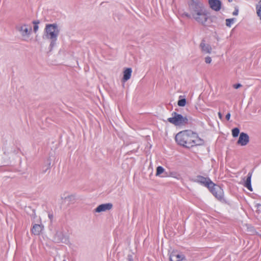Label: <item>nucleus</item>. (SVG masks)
<instances>
[{
    "instance_id": "nucleus-1",
    "label": "nucleus",
    "mask_w": 261,
    "mask_h": 261,
    "mask_svg": "<svg viewBox=\"0 0 261 261\" xmlns=\"http://www.w3.org/2000/svg\"><path fill=\"white\" fill-rule=\"evenodd\" d=\"M175 140L179 145L188 148L201 145L203 143L202 140L197 136V134L189 130L178 133L175 136Z\"/></svg>"
},
{
    "instance_id": "nucleus-2",
    "label": "nucleus",
    "mask_w": 261,
    "mask_h": 261,
    "mask_svg": "<svg viewBox=\"0 0 261 261\" xmlns=\"http://www.w3.org/2000/svg\"><path fill=\"white\" fill-rule=\"evenodd\" d=\"M59 30L57 23L46 24L44 29V34L43 38L50 39L51 40L49 48L51 51L56 44L58 36L59 34Z\"/></svg>"
},
{
    "instance_id": "nucleus-3",
    "label": "nucleus",
    "mask_w": 261,
    "mask_h": 261,
    "mask_svg": "<svg viewBox=\"0 0 261 261\" xmlns=\"http://www.w3.org/2000/svg\"><path fill=\"white\" fill-rule=\"evenodd\" d=\"M192 17L198 23L202 26L206 27L209 25L207 22L210 19V13L206 8L197 12Z\"/></svg>"
},
{
    "instance_id": "nucleus-4",
    "label": "nucleus",
    "mask_w": 261,
    "mask_h": 261,
    "mask_svg": "<svg viewBox=\"0 0 261 261\" xmlns=\"http://www.w3.org/2000/svg\"><path fill=\"white\" fill-rule=\"evenodd\" d=\"M188 4L189 12L192 16L206 8L200 0H190Z\"/></svg>"
},
{
    "instance_id": "nucleus-5",
    "label": "nucleus",
    "mask_w": 261,
    "mask_h": 261,
    "mask_svg": "<svg viewBox=\"0 0 261 261\" xmlns=\"http://www.w3.org/2000/svg\"><path fill=\"white\" fill-rule=\"evenodd\" d=\"M54 241L56 243H63L67 244L69 242L68 235L65 232L63 228L56 231L54 237Z\"/></svg>"
},
{
    "instance_id": "nucleus-6",
    "label": "nucleus",
    "mask_w": 261,
    "mask_h": 261,
    "mask_svg": "<svg viewBox=\"0 0 261 261\" xmlns=\"http://www.w3.org/2000/svg\"><path fill=\"white\" fill-rule=\"evenodd\" d=\"M168 121L176 126H180L188 123V119L183 115H174L171 118H168Z\"/></svg>"
},
{
    "instance_id": "nucleus-7",
    "label": "nucleus",
    "mask_w": 261,
    "mask_h": 261,
    "mask_svg": "<svg viewBox=\"0 0 261 261\" xmlns=\"http://www.w3.org/2000/svg\"><path fill=\"white\" fill-rule=\"evenodd\" d=\"M208 189L213 195L218 199H221L223 198V190L219 186L215 185L214 182L212 186L208 187Z\"/></svg>"
},
{
    "instance_id": "nucleus-8",
    "label": "nucleus",
    "mask_w": 261,
    "mask_h": 261,
    "mask_svg": "<svg viewBox=\"0 0 261 261\" xmlns=\"http://www.w3.org/2000/svg\"><path fill=\"white\" fill-rule=\"evenodd\" d=\"M16 29L23 37H29L32 30L31 27L29 28L25 24H18L16 27Z\"/></svg>"
},
{
    "instance_id": "nucleus-9",
    "label": "nucleus",
    "mask_w": 261,
    "mask_h": 261,
    "mask_svg": "<svg viewBox=\"0 0 261 261\" xmlns=\"http://www.w3.org/2000/svg\"><path fill=\"white\" fill-rule=\"evenodd\" d=\"M195 182L200 184L208 188L213 184V182L208 177L198 175L193 180Z\"/></svg>"
},
{
    "instance_id": "nucleus-10",
    "label": "nucleus",
    "mask_w": 261,
    "mask_h": 261,
    "mask_svg": "<svg viewBox=\"0 0 261 261\" xmlns=\"http://www.w3.org/2000/svg\"><path fill=\"white\" fill-rule=\"evenodd\" d=\"M113 207V204L111 203H107L101 204L98 205L96 208L94 209L95 213H101L106 212L111 210Z\"/></svg>"
},
{
    "instance_id": "nucleus-11",
    "label": "nucleus",
    "mask_w": 261,
    "mask_h": 261,
    "mask_svg": "<svg viewBox=\"0 0 261 261\" xmlns=\"http://www.w3.org/2000/svg\"><path fill=\"white\" fill-rule=\"evenodd\" d=\"M249 142V137L248 135L245 133H241L240 134L237 144L241 146H245Z\"/></svg>"
},
{
    "instance_id": "nucleus-12",
    "label": "nucleus",
    "mask_w": 261,
    "mask_h": 261,
    "mask_svg": "<svg viewBox=\"0 0 261 261\" xmlns=\"http://www.w3.org/2000/svg\"><path fill=\"white\" fill-rule=\"evenodd\" d=\"M210 7L215 11H219L222 7V2L220 0H208Z\"/></svg>"
},
{
    "instance_id": "nucleus-13",
    "label": "nucleus",
    "mask_w": 261,
    "mask_h": 261,
    "mask_svg": "<svg viewBox=\"0 0 261 261\" xmlns=\"http://www.w3.org/2000/svg\"><path fill=\"white\" fill-rule=\"evenodd\" d=\"M199 47L200 48L201 51L204 54H211L212 53V48L211 46L209 44L205 43L204 39L202 40L200 43Z\"/></svg>"
},
{
    "instance_id": "nucleus-14",
    "label": "nucleus",
    "mask_w": 261,
    "mask_h": 261,
    "mask_svg": "<svg viewBox=\"0 0 261 261\" xmlns=\"http://www.w3.org/2000/svg\"><path fill=\"white\" fill-rule=\"evenodd\" d=\"M185 257L183 254H180L176 252H172L170 255V261H182Z\"/></svg>"
},
{
    "instance_id": "nucleus-15",
    "label": "nucleus",
    "mask_w": 261,
    "mask_h": 261,
    "mask_svg": "<svg viewBox=\"0 0 261 261\" xmlns=\"http://www.w3.org/2000/svg\"><path fill=\"white\" fill-rule=\"evenodd\" d=\"M132 69L131 68H126L123 71V75L122 77V82L125 83L128 81L131 77Z\"/></svg>"
},
{
    "instance_id": "nucleus-16",
    "label": "nucleus",
    "mask_w": 261,
    "mask_h": 261,
    "mask_svg": "<svg viewBox=\"0 0 261 261\" xmlns=\"http://www.w3.org/2000/svg\"><path fill=\"white\" fill-rule=\"evenodd\" d=\"M43 227L44 226L42 224H34L31 229L32 232L35 235H39L43 229Z\"/></svg>"
},
{
    "instance_id": "nucleus-17",
    "label": "nucleus",
    "mask_w": 261,
    "mask_h": 261,
    "mask_svg": "<svg viewBox=\"0 0 261 261\" xmlns=\"http://www.w3.org/2000/svg\"><path fill=\"white\" fill-rule=\"evenodd\" d=\"M252 172H249L247 177L243 184L244 186L247 188L250 191H252V188L251 184V179L252 177Z\"/></svg>"
},
{
    "instance_id": "nucleus-18",
    "label": "nucleus",
    "mask_w": 261,
    "mask_h": 261,
    "mask_svg": "<svg viewBox=\"0 0 261 261\" xmlns=\"http://www.w3.org/2000/svg\"><path fill=\"white\" fill-rule=\"evenodd\" d=\"M187 103L186 98L184 96H179V99L177 102V104L179 107H184L186 106Z\"/></svg>"
},
{
    "instance_id": "nucleus-19",
    "label": "nucleus",
    "mask_w": 261,
    "mask_h": 261,
    "mask_svg": "<svg viewBox=\"0 0 261 261\" xmlns=\"http://www.w3.org/2000/svg\"><path fill=\"white\" fill-rule=\"evenodd\" d=\"M256 10L257 15L261 20V0L256 5Z\"/></svg>"
},
{
    "instance_id": "nucleus-20",
    "label": "nucleus",
    "mask_w": 261,
    "mask_h": 261,
    "mask_svg": "<svg viewBox=\"0 0 261 261\" xmlns=\"http://www.w3.org/2000/svg\"><path fill=\"white\" fill-rule=\"evenodd\" d=\"M234 20H236V18H227L226 19V25L228 27H231L232 24L234 22Z\"/></svg>"
},
{
    "instance_id": "nucleus-21",
    "label": "nucleus",
    "mask_w": 261,
    "mask_h": 261,
    "mask_svg": "<svg viewBox=\"0 0 261 261\" xmlns=\"http://www.w3.org/2000/svg\"><path fill=\"white\" fill-rule=\"evenodd\" d=\"M39 23H40V21L38 20H34L33 21V23L34 24L33 30L35 33L37 32L38 30V29H39L38 24Z\"/></svg>"
},
{
    "instance_id": "nucleus-22",
    "label": "nucleus",
    "mask_w": 261,
    "mask_h": 261,
    "mask_svg": "<svg viewBox=\"0 0 261 261\" xmlns=\"http://www.w3.org/2000/svg\"><path fill=\"white\" fill-rule=\"evenodd\" d=\"M240 133V129L237 128H234L232 130V135L233 137L236 138L237 137L239 136V134Z\"/></svg>"
},
{
    "instance_id": "nucleus-23",
    "label": "nucleus",
    "mask_w": 261,
    "mask_h": 261,
    "mask_svg": "<svg viewBox=\"0 0 261 261\" xmlns=\"http://www.w3.org/2000/svg\"><path fill=\"white\" fill-rule=\"evenodd\" d=\"M164 169L162 166H158L156 168V176H160L164 172Z\"/></svg>"
},
{
    "instance_id": "nucleus-24",
    "label": "nucleus",
    "mask_w": 261,
    "mask_h": 261,
    "mask_svg": "<svg viewBox=\"0 0 261 261\" xmlns=\"http://www.w3.org/2000/svg\"><path fill=\"white\" fill-rule=\"evenodd\" d=\"M182 17H186L187 18H190L192 17V15H191V13L190 12V13H188V12H184L182 14Z\"/></svg>"
},
{
    "instance_id": "nucleus-25",
    "label": "nucleus",
    "mask_w": 261,
    "mask_h": 261,
    "mask_svg": "<svg viewBox=\"0 0 261 261\" xmlns=\"http://www.w3.org/2000/svg\"><path fill=\"white\" fill-rule=\"evenodd\" d=\"M205 62L206 64H210L212 62V58L209 56L205 57Z\"/></svg>"
},
{
    "instance_id": "nucleus-26",
    "label": "nucleus",
    "mask_w": 261,
    "mask_h": 261,
    "mask_svg": "<svg viewBox=\"0 0 261 261\" xmlns=\"http://www.w3.org/2000/svg\"><path fill=\"white\" fill-rule=\"evenodd\" d=\"M239 13V8L238 7H236L234 8V11L233 12L232 14L233 15L237 16L238 15Z\"/></svg>"
},
{
    "instance_id": "nucleus-27",
    "label": "nucleus",
    "mask_w": 261,
    "mask_h": 261,
    "mask_svg": "<svg viewBox=\"0 0 261 261\" xmlns=\"http://www.w3.org/2000/svg\"><path fill=\"white\" fill-rule=\"evenodd\" d=\"M242 86L240 83H237L233 85V88L236 89H238Z\"/></svg>"
},
{
    "instance_id": "nucleus-28",
    "label": "nucleus",
    "mask_w": 261,
    "mask_h": 261,
    "mask_svg": "<svg viewBox=\"0 0 261 261\" xmlns=\"http://www.w3.org/2000/svg\"><path fill=\"white\" fill-rule=\"evenodd\" d=\"M48 217L50 222H51L53 220V218H54L53 214L52 213H48Z\"/></svg>"
},
{
    "instance_id": "nucleus-29",
    "label": "nucleus",
    "mask_w": 261,
    "mask_h": 261,
    "mask_svg": "<svg viewBox=\"0 0 261 261\" xmlns=\"http://www.w3.org/2000/svg\"><path fill=\"white\" fill-rule=\"evenodd\" d=\"M128 259L129 260V261H133V257L131 255H128Z\"/></svg>"
},
{
    "instance_id": "nucleus-30",
    "label": "nucleus",
    "mask_w": 261,
    "mask_h": 261,
    "mask_svg": "<svg viewBox=\"0 0 261 261\" xmlns=\"http://www.w3.org/2000/svg\"><path fill=\"white\" fill-rule=\"evenodd\" d=\"M225 116H226L225 118H226V120L228 121L230 119V115H225Z\"/></svg>"
},
{
    "instance_id": "nucleus-31",
    "label": "nucleus",
    "mask_w": 261,
    "mask_h": 261,
    "mask_svg": "<svg viewBox=\"0 0 261 261\" xmlns=\"http://www.w3.org/2000/svg\"><path fill=\"white\" fill-rule=\"evenodd\" d=\"M224 116V115H219V118H220V119H223V116Z\"/></svg>"
},
{
    "instance_id": "nucleus-32",
    "label": "nucleus",
    "mask_w": 261,
    "mask_h": 261,
    "mask_svg": "<svg viewBox=\"0 0 261 261\" xmlns=\"http://www.w3.org/2000/svg\"><path fill=\"white\" fill-rule=\"evenodd\" d=\"M72 197H73V196H68L67 198H69V199H71Z\"/></svg>"
},
{
    "instance_id": "nucleus-33",
    "label": "nucleus",
    "mask_w": 261,
    "mask_h": 261,
    "mask_svg": "<svg viewBox=\"0 0 261 261\" xmlns=\"http://www.w3.org/2000/svg\"><path fill=\"white\" fill-rule=\"evenodd\" d=\"M171 114H174V115H175V114H178V113H177L176 112H173Z\"/></svg>"
},
{
    "instance_id": "nucleus-34",
    "label": "nucleus",
    "mask_w": 261,
    "mask_h": 261,
    "mask_svg": "<svg viewBox=\"0 0 261 261\" xmlns=\"http://www.w3.org/2000/svg\"><path fill=\"white\" fill-rule=\"evenodd\" d=\"M139 114L142 115V114H143V113H140ZM145 114H151L148 113H145Z\"/></svg>"
},
{
    "instance_id": "nucleus-35",
    "label": "nucleus",
    "mask_w": 261,
    "mask_h": 261,
    "mask_svg": "<svg viewBox=\"0 0 261 261\" xmlns=\"http://www.w3.org/2000/svg\"><path fill=\"white\" fill-rule=\"evenodd\" d=\"M217 114L220 115V114H222V113H221V112L219 111V112H218Z\"/></svg>"
},
{
    "instance_id": "nucleus-36",
    "label": "nucleus",
    "mask_w": 261,
    "mask_h": 261,
    "mask_svg": "<svg viewBox=\"0 0 261 261\" xmlns=\"http://www.w3.org/2000/svg\"><path fill=\"white\" fill-rule=\"evenodd\" d=\"M233 0H228V1L230 3V2H232Z\"/></svg>"
},
{
    "instance_id": "nucleus-37",
    "label": "nucleus",
    "mask_w": 261,
    "mask_h": 261,
    "mask_svg": "<svg viewBox=\"0 0 261 261\" xmlns=\"http://www.w3.org/2000/svg\"><path fill=\"white\" fill-rule=\"evenodd\" d=\"M226 114H228V115H229L230 114L229 112H227Z\"/></svg>"
},
{
    "instance_id": "nucleus-38",
    "label": "nucleus",
    "mask_w": 261,
    "mask_h": 261,
    "mask_svg": "<svg viewBox=\"0 0 261 261\" xmlns=\"http://www.w3.org/2000/svg\"><path fill=\"white\" fill-rule=\"evenodd\" d=\"M64 261H65V260H64Z\"/></svg>"
}]
</instances>
